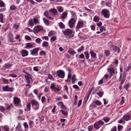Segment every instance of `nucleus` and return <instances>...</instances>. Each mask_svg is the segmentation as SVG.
I'll use <instances>...</instances> for the list:
<instances>
[{"mask_svg": "<svg viewBox=\"0 0 131 131\" xmlns=\"http://www.w3.org/2000/svg\"><path fill=\"white\" fill-rule=\"evenodd\" d=\"M106 30V29L105 27L103 26L100 29V31L101 32H102L103 31H105Z\"/></svg>", "mask_w": 131, "mask_h": 131, "instance_id": "nucleus-64", "label": "nucleus"}, {"mask_svg": "<svg viewBox=\"0 0 131 131\" xmlns=\"http://www.w3.org/2000/svg\"><path fill=\"white\" fill-rule=\"evenodd\" d=\"M104 94V92L103 91H100L99 92L97 93V94L100 97H102Z\"/></svg>", "mask_w": 131, "mask_h": 131, "instance_id": "nucleus-31", "label": "nucleus"}, {"mask_svg": "<svg viewBox=\"0 0 131 131\" xmlns=\"http://www.w3.org/2000/svg\"><path fill=\"white\" fill-rule=\"evenodd\" d=\"M0 21L1 23H3V16L2 13L0 14Z\"/></svg>", "mask_w": 131, "mask_h": 131, "instance_id": "nucleus-47", "label": "nucleus"}, {"mask_svg": "<svg viewBox=\"0 0 131 131\" xmlns=\"http://www.w3.org/2000/svg\"><path fill=\"white\" fill-rule=\"evenodd\" d=\"M60 111L65 116H67L68 115V112L66 111H65L62 110H60Z\"/></svg>", "mask_w": 131, "mask_h": 131, "instance_id": "nucleus-46", "label": "nucleus"}, {"mask_svg": "<svg viewBox=\"0 0 131 131\" xmlns=\"http://www.w3.org/2000/svg\"><path fill=\"white\" fill-rule=\"evenodd\" d=\"M94 128L96 129H98L101 127L97 122L94 123Z\"/></svg>", "mask_w": 131, "mask_h": 131, "instance_id": "nucleus-23", "label": "nucleus"}, {"mask_svg": "<svg viewBox=\"0 0 131 131\" xmlns=\"http://www.w3.org/2000/svg\"><path fill=\"white\" fill-rule=\"evenodd\" d=\"M57 9L58 11L60 12H62L63 11V8L61 6L58 7Z\"/></svg>", "mask_w": 131, "mask_h": 131, "instance_id": "nucleus-54", "label": "nucleus"}, {"mask_svg": "<svg viewBox=\"0 0 131 131\" xmlns=\"http://www.w3.org/2000/svg\"><path fill=\"white\" fill-rule=\"evenodd\" d=\"M20 54L23 57L27 56L28 54V51L26 50H22L20 52Z\"/></svg>", "mask_w": 131, "mask_h": 131, "instance_id": "nucleus-13", "label": "nucleus"}, {"mask_svg": "<svg viewBox=\"0 0 131 131\" xmlns=\"http://www.w3.org/2000/svg\"><path fill=\"white\" fill-rule=\"evenodd\" d=\"M31 110V104L30 103H28L26 106V108L24 109L25 111L28 112Z\"/></svg>", "mask_w": 131, "mask_h": 131, "instance_id": "nucleus-18", "label": "nucleus"}, {"mask_svg": "<svg viewBox=\"0 0 131 131\" xmlns=\"http://www.w3.org/2000/svg\"><path fill=\"white\" fill-rule=\"evenodd\" d=\"M42 40L39 38H38L35 40V42L37 43L40 44Z\"/></svg>", "mask_w": 131, "mask_h": 131, "instance_id": "nucleus-50", "label": "nucleus"}, {"mask_svg": "<svg viewBox=\"0 0 131 131\" xmlns=\"http://www.w3.org/2000/svg\"><path fill=\"white\" fill-rule=\"evenodd\" d=\"M43 21L45 23V24L47 26L49 25V20H48L47 19H46L44 18L43 19Z\"/></svg>", "mask_w": 131, "mask_h": 131, "instance_id": "nucleus-39", "label": "nucleus"}, {"mask_svg": "<svg viewBox=\"0 0 131 131\" xmlns=\"http://www.w3.org/2000/svg\"><path fill=\"white\" fill-rule=\"evenodd\" d=\"M41 101L43 103H44L46 101V98L44 96H43L42 97Z\"/></svg>", "mask_w": 131, "mask_h": 131, "instance_id": "nucleus-60", "label": "nucleus"}, {"mask_svg": "<svg viewBox=\"0 0 131 131\" xmlns=\"http://www.w3.org/2000/svg\"><path fill=\"white\" fill-rule=\"evenodd\" d=\"M102 15L104 16V17L108 18L110 17V12L106 9H103L102 10L101 12Z\"/></svg>", "mask_w": 131, "mask_h": 131, "instance_id": "nucleus-3", "label": "nucleus"}, {"mask_svg": "<svg viewBox=\"0 0 131 131\" xmlns=\"http://www.w3.org/2000/svg\"><path fill=\"white\" fill-rule=\"evenodd\" d=\"M105 53L107 57L110 54V52L108 50H105Z\"/></svg>", "mask_w": 131, "mask_h": 131, "instance_id": "nucleus-58", "label": "nucleus"}, {"mask_svg": "<svg viewBox=\"0 0 131 131\" xmlns=\"http://www.w3.org/2000/svg\"><path fill=\"white\" fill-rule=\"evenodd\" d=\"M50 88L53 91L55 92H59L61 89V87L60 85H56L53 83L51 84Z\"/></svg>", "mask_w": 131, "mask_h": 131, "instance_id": "nucleus-2", "label": "nucleus"}, {"mask_svg": "<svg viewBox=\"0 0 131 131\" xmlns=\"http://www.w3.org/2000/svg\"><path fill=\"white\" fill-rule=\"evenodd\" d=\"M113 49L116 51H117L118 52H119L120 51V49L118 47L116 46H114Z\"/></svg>", "mask_w": 131, "mask_h": 131, "instance_id": "nucleus-44", "label": "nucleus"}, {"mask_svg": "<svg viewBox=\"0 0 131 131\" xmlns=\"http://www.w3.org/2000/svg\"><path fill=\"white\" fill-rule=\"evenodd\" d=\"M2 90L4 91L12 92L13 90V88H9L7 85H6L3 87Z\"/></svg>", "mask_w": 131, "mask_h": 131, "instance_id": "nucleus-11", "label": "nucleus"}, {"mask_svg": "<svg viewBox=\"0 0 131 131\" xmlns=\"http://www.w3.org/2000/svg\"><path fill=\"white\" fill-rule=\"evenodd\" d=\"M25 78L28 84H29L30 83V79H28V78L27 77V75H25Z\"/></svg>", "mask_w": 131, "mask_h": 131, "instance_id": "nucleus-48", "label": "nucleus"}, {"mask_svg": "<svg viewBox=\"0 0 131 131\" xmlns=\"http://www.w3.org/2000/svg\"><path fill=\"white\" fill-rule=\"evenodd\" d=\"M5 5V4L2 1L0 0V7H3Z\"/></svg>", "mask_w": 131, "mask_h": 131, "instance_id": "nucleus-57", "label": "nucleus"}, {"mask_svg": "<svg viewBox=\"0 0 131 131\" xmlns=\"http://www.w3.org/2000/svg\"><path fill=\"white\" fill-rule=\"evenodd\" d=\"M68 52L71 55H74L76 53L75 51H74V49L72 48H70L68 51Z\"/></svg>", "mask_w": 131, "mask_h": 131, "instance_id": "nucleus-19", "label": "nucleus"}, {"mask_svg": "<svg viewBox=\"0 0 131 131\" xmlns=\"http://www.w3.org/2000/svg\"><path fill=\"white\" fill-rule=\"evenodd\" d=\"M110 117H106L103 119V120L106 123H107L110 121Z\"/></svg>", "mask_w": 131, "mask_h": 131, "instance_id": "nucleus-36", "label": "nucleus"}, {"mask_svg": "<svg viewBox=\"0 0 131 131\" xmlns=\"http://www.w3.org/2000/svg\"><path fill=\"white\" fill-rule=\"evenodd\" d=\"M76 20L74 18H71L68 22V25L70 28H72L74 27Z\"/></svg>", "mask_w": 131, "mask_h": 131, "instance_id": "nucleus-6", "label": "nucleus"}, {"mask_svg": "<svg viewBox=\"0 0 131 131\" xmlns=\"http://www.w3.org/2000/svg\"><path fill=\"white\" fill-rule=\"evenodd\" d=\"M57 76L61 79L63 78L65 76V72L63 70H60L56 72V77Z\"/></svg>", "mask_w": 131, "mask_h": 131, "instance_id": "nucleus-4", "label": "nucleus"}, {"mask_svg": "<svg viewBox=\"0 0 131 131\" xmlns=\"http://www.w3.org/2000/svg\"><path fill=\"white\" fill-rule=\"evenodd\" d=\"M23 125L25 129H28V126L26 122L24 123L23 124Z\"/></svg>", "mask_w": 131, "mask_h": 131, "instance_id": "nucleus-51", "label": "nucleus"}, {"mask_svg": "<svg viewBox=\"0 0 131 131\" xmlns=\"http://www.w3.org/2000/svg\"><path fill=\"white\" fill-rule=\"evenodd\" d=\"M9 37V41L11 42H15L13 40V35L11 33H9L8 36Z\"/></svg>", "mask_w": 131, "mask_h": 131, "instance_id": "nucleus-17", "label": "nucleus"}, {"mask_svg": "<svg viewBox=\"0 0 131 131\" xmlns=\"http://www.w3.org/2000/svg\"><path fill=\"white\" fill-rule=\"evenodd\" d=\"M93 20L95 22H98L99 20V18L98 16H95L94 17Z\"/></svg>", "mask_w": 131, "mask_h": 131, "instance_id": "nucleus-45", "label": "nucleus"}, {"mask_svg": "<svg viewBox=\"0 0 131 131\" xmlns=\"http://www.w3.org/2000/svg\"><path fill=\"white\" fill-rule=\"evenodd\" d=\"M42 55H44L45 56L46 55V52L43 50L41 51L39 53L40 56H42Z\"/></svg>", "mask_w": 131, "mask_h": 131, "instance_id": "nucleus-52", "label": "nucleus"}, {"mask_svg": "<svg viewBox=\"0 0 131 131\" xmlns=\"http://www.w3.org/2000/svg\"><path fill=\"white\" fill-rule=\"evenodd\" d=\"M84 49V47L83 46L77 49V51L78 52H81Z\"/></svg>", "mask_w": 131, "mask_h": 131, "instance_id": "nucleus-43", "label": "nucleus"}, {"mask_svg": "<svg viewBox=\"0 0 131 131\" xmlns=\"http://www.w3.org/2000/svg\"><path fill=\"white\" fill-rule=\"evenodd\" d=\"M124 97H122L121 98V101L120 102V103L122 105L125 103L124 101Z\"/></svg>", "mask_w": 131, "mask_h": 131, "instance_id": "nucleus-62", "label": "nucleus"}, {"mask_svg": "<svg viewBox=\"0 0 131 131\" xmlns=\"http://www.w3.org/2000/svg\"><path fill=\"white\" fill-rule=\"evenodd\" d=\"M130 86V84L129 83H128L126 84L124 86V88L126 90L128 91L129 90V88Z\"/></svg>", "mask_w": 131, "mask_h": 131, "instance_id": "nucleus-29", "label": "nucleus"}, {"mask_svg": "<svg viewBox=\"0 0 131 131\" xmlns=\"http://www.w3.org/2000/svg\"><path fill=\"white\" fill-rule=\"evenodd\" d=\"M5 108L3 106H0V111L2 112H3L5 111Z\"/></svg>", "mask_w": 131, "mask_h": 131, "instance_id": "nucleus-56", "label": "nucleus"}, {"mask_svg": "<svg viewBox=\"0 0 131 131\" xmlns=\"http://www.w3.org/2000/svg\"><path fill=\"white\" fill-rule=\"evenodd\" d=\"M33 47V45L31 43H27L25 47L24 48L26 49H28L29 48H32Z\"/></svg>", "mask_w": 131, "mask_h": 131, "instance_id": "nucleus-24", "label": "nucleus"}, {"mask_svg": "<svg viewBox=\"0 0 131 131\" xmlns=\"http://www.w3.org/2000/svg\"><path fill=\"white\" fill-rule=\"evenodd\" d=\"M57 39L56 37V36H53L51 37L50 38V40L53 41H55Z\"/></svg>", "mask_w": 131, "mask_h": 131, "instance_id": "nucleus-59", "label": "nucleus"}, {"mask_svg": "<svg viewBox=\"0 0 131 131\" xmlns=\"http://www.w3.org/2000/svg\"><path fill=\"white\" fill-rule=\"evenodd\" d=\"M90 53L91 54V57L93 58H95L96 57V54L93 51L91 50L90 51Z\"/></svg>", "mask_w": 131, "mask_h": 131, "instance_id": "nucleus-25", "label": "nucleus"}, {"mask_svg": "<svg viewBox=\"0 0 131 131\" xmlns=\"http://www.w3.org/2000/svg\"><path fill=\"white\" fill-rule=\"evenodd\" d=\"M130 115L126 114L123 117V119L126 121H128L130 119Z\"/></svg>", "mask_w": 131, "mask_h": 131, "instance_id": "nucleus-15", "label": "nucleus"}, {"mask_svg": "<svg viewBox=\"0 0 131 131\" xmlns=\"http://www.w3.org/2000/svg\"><path fill=\"white\" fill-rule=\"evenodd\" d=\"M107 71L110 73V75L111 76H113L117 72H116L115 68L113 67H110L108 69Z\"/></svg>", "mask_w": 131, "mask_h": 131, "instance_id": "nucleus-8", "label": "nucleus"}, {"mask_svg": "<svg viewBox=\"0 0 131 131\" xmlns=\"http://www.w3.org/2000/svg\"><path fill=\"white\" fill-rule=\"evenodd\" d=\"M49 43L48 42L44 41L42 43V46L43 47H47L48 46Z\"/></svg>", "mask_w": 131, "mask_h": 131, "instance_id": "nucleus-33", "label": "nucleus"}, {"mask_svg": "<svg viewBox=\"0 0 131 131\" xmlns=\"http://www.w3.org/2000/svg\"><path fill=\"white\" fill-rule=\"evenodd\" d=\"M70 12L71 14L72 15V17H74V18H76L77 16L75 13L72 11H70Z\"/></svg>", "mask_w": 131, "mask_h": 131, "instance_id": "nucleus-32", "label": "nucleus"}, {"mask_svg": "<svg viewBox=\"0 0 131 131\" xmlns=\"http://www.w3.org/2000/svg\"><path fill=\"white\" fill-rule=\"evenodd\" d=\"M12 66V65L11 64H9L8 63H7L5 64L4 67L7 69H9Z\"/></svg>", "mask_w": 131, "mask_h": 131, "instance_id": "nucleus-28", "label": "nucleus"}, {"mask_svg": "<svg viewBox=\"0 0 131 131\" xmlns=\"http://www.w3.org/2000/svg\"><path fill=\"white\" fill-rule=\"evenodd\" d=\"M84 23L82 21H79L77 24L76 29H79L83 27Z\"/></svg>", "mask_w": 131, "mask_h": 131, "instance_id": "nucleus-12", "label": "nucleus"}, {"mask_svg": "<svg viewBox=\"0 0 131 131\" xmlns=\"http://www.w3.org/2000/svg\"><path fill=\"white\" fill-rule=\"evenodd\" d=\"M49 11L51 13L54 14V15H56L57 14L58 12L57 10L54 8H51L49 10Z\"/></svg>", "mask_w": 131, "mask_h": 131, "instance_id": "nucleus-20", "label": "nucleus"}, {"mask_svg": "<svg viewBox=\"0 0 131 131\" xmlns=\"http://www.w3.org/2000/svg\"><path fill=\"white\" fill-rule=\"evenodd\" d=\"M97 122L101 127L103 126L104 123V122L101 120H100Z\"/></svg>", "mask_w": 131, "mask_h": 131, "instance_id": "nucleus-37", "label": "nucleus"}, {"mask_svg": "<svg viewBox=\"0 0 131 131\" xmlns=\"http://www.w3.org/2000/svg\"><path fill=\"white\" fill-rule=\"evenodd\" d=\"M15 131H24L22 129L21 126L19 123L18 124V125L16 127L15 129Z\"/></svg>", "mask_w": 131, "mask_h": 131, "instance_id": "nucleus-16", "label": "nucleus"}, {"mask_svg": "<svg viewBox=\"0 0 131 131\" xmlns=\"http://www.w3.org/2000/svg\"><path fill=\"white\" fill-rule=\"evenodd\" d=\"M125 80V79H124L122 78V74L121 73L120 74V76L119 78V80L121 81L120 84H123Z\"/></svg>", "mask_w": 131, "mask_h": 131, "instance_id": "nucleus-22", "label": "nucleus"}, {"mask_svg": "<svg viewBox=\"0 0 131 131\" xmlns=\"http://www.w3.org/2000/svg\"><path fill=\"white\" fill-rule=\"evenodd\" d=\"M93 129V126L92 125L89 126L88 127V129L89 131H91Z\"/></svg>", "mask_w": 131, "mask_h": 131, "instance_id": "nucleus-53", "label": "nucleus"}, {"mask_svg": "<svg viewBox=\"0 0 131 131\" xmlns=\"http://www.w3.org/2000/svg\"><path fill=\"white\" fill-rule=\"evenodd\" d=\"M4 129L5 131H9V128L7 125L5 126L4 127Z\"/></svg>", "mask_w": 131, "mask_h": 131, "instance_id": "nucleus-63", "label": "nucleus"}, {"mask_svg": "<svg viewBox=\"0 0 131 131\" xmlns=\"http://www.w3.org/2000/svg\"><path fill=\"white\" fill-rule=\"evenodd\" d=\"M29 124L30 126V128H31L34 126V122L33 121L30 120L29 121Z\"/></svg>", "mask_w": 131, "mask_h": 131, "instance_id": "nucleus-27", "label": "nucleus"}, {"mask_svg": "<svg viewBox=\"0 0 131 131\" xmlns=\"http://www.w3.org/2000/svg\"><path fill=\"white\" fill-rule=\"evenodd\" d=\"M39 49V48L37 47L30 50V54L33 56L36 55Z\"/></svg>", "mask_w": 131, "mask_h": 131, "instance_id": "nucleus-9", "label": "nucleus"}, {"mask_svg": "<svg viewBox=\"0 0 131 131\" xmlns=\"http://www.w3.org/2000/svg\"><path fill=\"white\" fill-rule=\"evenodd\" d=\"M28 23V25L30 26H33L34 25L32 20L31 19H30Z\"/></svg>", "mask_w": 131, "mask_h": 131, "instance_id": "nucleus-40", "label": "nucleus"}, {"mask_svg": "<svg viewBox=\"0 0 131 131\" xmlns=\"http://www.w3.org/2000/svg\"><path fill=\"white\" fill-rule=\"evenodd\" d=\"M13 101L14 105L16 106H18L20 103V100L17 97H15L14 98Z\"/></svg>", "mask_w": 131, "mask_h": 131, "instance_id": "nucleus-10", "label": "nucleus"}, {"mask_svg": "<svg viewBox=\"0 0 131 131\" xmlns=\"http://www.w3.org/2000/svg\"><path fill=\"white\" fill-rule=\"evenodd\" d=\"M123 126L122 125H118V126L117 129L118 131H120L123 129Z\"/></svg>", "mask_w": 131, "mask_h": 131, "instance_id": "nucleus-49", "label": "nucleus"}, {"mask_svg": "<svg viewBox=\"0 0 131 131\" xmlns=\"http://www.w3.org/2000/svg\"><path fill=\"white\" fill-rule=\"evenodd\" d=\"M59 26L61 28H65V25L62 22H60L59 23Z\"/></svg>", "mask_w": 131, "mask_h": 131, "instance_id": "nucleus-42", "label": "nucleus"}, {"mask_svg": "<svg viewBox=\"0 0 131 131\" xmlns=\"http://www.w3.org/2000/svg\"><path fill=\"white\" fill-rule=\"evenodd\" d=\"M68 13L66 12H64L61 15L60 18V19H64L66 18L67 16Z\"/></svg>", "mask_w": 131, "mask_h": 131, "instance_id": "nucleus-14", "label": "nucleus"}, {"mask_svg": "<svg viewBox=\"0 0 131 131\" xmlns=\"http://www.w3.org/2000/svg\"><path fill=\"white\" fill-rule=\"evenodd\" d=\"M43 29V27L41 26L40 25L37 26L34 28L33 29L34 32V33L36 34L42 30Z\"/></svg>", "mask_w": 131, "mask_h": 131, "instance_id": "nucleus-7", "label": "nucleus"}, {"mask_svg": "<svg viewBox=\"0 0 131 131\" xmlns=\"http://www.w3.org/2000/svg\"><path fill=\"white\" fill-rule=\"evenodd\" d=\"M16 9V7L14 5H12L10 6V9L12 10Z\"/></svg>", "mask_w": 131, "mask_h": 131, "instance_id": "nucleus-55", "label": "nucleus"}, {"mask_svg": "<svg viewBox=\"0 0 131 131\" xmlns=\"http://www.w3.org/2000/svg\"><path fill=\"white\" fill-rule=\"evenodd\" d=\"M33 20L35 24H39V22L38 20L35 18H34L33 19Z\"/></svg>", "mask_w": 131, "mask_h": 131, "instance_id": "nucleus-38", "label": "nucleus"}, {"mask_svg": "<svg viewBox=\"0 0 131 131\" xmlns=\"http://www.w3.org/2000/svg\"><path fill=\"white\" fill-rule=\"evenodd\" d=\"M62 31L64 35L67 36H70L73 33V30L70 29H67Z\"/></svg>", "mask_w": 131, "mask_h": 131, "instance_id": "nucleus-5", "label": "nucleus"}, {"mask_svg": "<svg viewBox=\"0 0 131 131\" xmlns=\"http://www.w3.org/2000/svg\"><path fill=\"white\" fill-rule=\"evenodd\" d=\"M112 3V1L111 0L110 1L106 2L105 3V4L106 6L111 7V6Z\"/></svg>", "mask_w": 131, "mask_h": 131, "instance_id": "nucleus-26", "label": "nucleus"}, {"mask_svg": "<svg viewBox=\"0 0 131 131\" xmlns=\"http://www.w3.org/2000/svg\"><path fill=\"white\" fill-rule=\"evenodd\" d=\"M2 80L3 82V83L4 84H7L9 83V80L7 79L3 78L2 79Z\"/></svg>", "mask_w": 131, "mask_h": 131, "instance_id": "nucleus-35", "label": "nucleus"}, {"mask_svg": "<svg viewBox=\"0 0 131 131\" xmlns=\"http://www.w3.org/2000/svg\"><path fill=\"white\" fill-rule=\"evenodd\" d=\"M86 58L87 59H88L89 57V54L88 51H86L84 52Z\"/></svg>", "mask_w": 131, "mask_h": 131, "instance_id": "nucleus-41", "label": "nucleus"}, {"mask_svg": "<svg viewBox=\"0 0 131 131\" xmlns=\"http://www.w3.org/2000/svg\"><path fill=\"white\" fill-rule=\"evenodd\" d=\"M58 104L59 105H60L61 106V109H63L64 110H66L67 109L66 107L64 105L63 103L62 102H58Z\"/></svg>", "mask_w": 131, "mask_h": 131, "instance_id": "nucleus-21", "label": "nucleus"}, {"mask_svg": "<svg viewBox=\"0 0 131 131\" xmlns=\"http://www.w3.org/2000/svg\"><path fill=\"white\" fill-rule=\"evenodd\" d=\"M72 82V84H74L75 83V82L76 80L75 79V74H74L72 76V77L71 78Z\"/></svg>", "mask_w": 131, "mask_h": 131, "instance_id": "nucleus-34", "label": "nucleus"}, {"mask_svg": "<svg viewBox=\"0 0 131 131\" xmlns=\"http://www.w3.org/2000/svg\"><path fill=\"white\" fill-rule=\"evenodd\" d=\"M32 108L35 111L38 109L39 104V102L35 100H32L30 101Z\"/></svg>", "mask_w": 131, "mask_h": 131, "instance_id": "nucleus-1", "label": "nucleus"}, {"mask_svg": "<svg viewBox=\"0 0 131 131\" xmlns=\"http://www.w3.org/2000/svg\"><path fill=\"white\" fill-rule=\"evenodd\" d=\"M93 103H94L98 106L100 105H101V102L99 100H97L93 102Z\"/></svg>", "mask_w": 131, "mask_h": 131, "instance_id": "nucleus-30", "label": "nucleus"}, {"mask_svg": "<svg viewBox=\"0 0 131 131\" xmlns=\"http://www.w3.org/2000/svg\"><path fill=\"white\" fill-rule=\"evenodd\" d=\"M71 74L70 72H69L68 76V79H69V82H70L71 81Z\"/></svg>", "mask_w": 131, "mask_h": 131, "instance_id": "nucleus-61", "label": "nucleus"}]
</instances>
